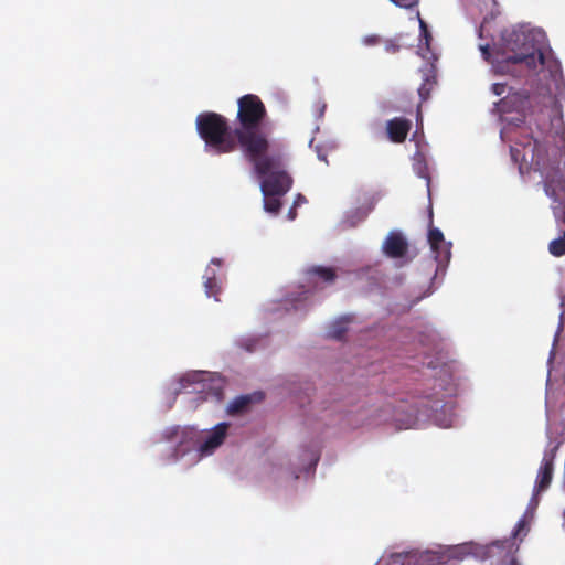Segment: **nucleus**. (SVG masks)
<instances>
[{
	"instance_id": "f257e3e1",
	"label": "nucleus",
	"mask_w": 565,
	"mask_h": 565,
	"mask_svg": "<svg viewBox=\"0 0 565 565\" xmlns=\"http://www.w3.org/2000/svg\"><path fill=\"white\" fill-rule=\"evenodd\" d=\"M482 57L491 64L499 76L524 78L535 73L545 63L541 45L531 31L512 28L501 33V43L491 50L489 44L480 45Z\"/></svg>"
},
{
	"instance_id": "f03ea898",
	"label": "nucleus",
	"mask_w": 565,
	"mask_h": 565,
	"mask_svg": "<svg viewBox=\"0 0 565 565\" xmlns=\"http://www.w3.org/2000/svg\"><path fill=\"white\" fill-rule=\"evenodd\" d=\"M512 158L521 160L520 169L537 171L544 178L545 194L553 201V216L558 225H565V175L559 170L550 172L547 148L539 137L529 135L511 147Z\"/></svg>"
},
{
	"instance_id": "7ed1b4c3",
	"label": "nucleus",
	"mask_w": 565,
	"mask_h": 565,
	"mask_svg": "<svg viewBox=\"0 0 565 565\" xmlns=\"http://www.w3.org/2000/svg\"><path fill=\"white\" fill-rule=\"evenodd\" d=\"M237 126L232 135L237 139L243 156H257L271 147L269 134L263 128L267 117L265 104L259 96L246 94L237 100Z\"/></svg>"
},
{
	"instance_id": "20e7f679",
	"label": "nucleus",
	"mask_w": 565,
	"mask_h": 565,
	"mask_svg": "<svg viewBox=\"0 0 565 565\" xmlns=\"http://www.w3.org/2000/svg\"><path fill=\"white\" fill-rule=\"evenodd\" d=\"M244 157L262 180L260 189L264 196H282L290 190L292 179L286 170L280 152L273 151L270 147L255 157L249 154Z\"/></svg>"
},
{
	"instance_id": "39448f33",
	"label": "nucleus",
	"mask_w": 565,
	"mask_h": 565,
	"mask_svg": "<svg viewBox=\"0 0 565 565\" xmlns=\"http://www.w3.org/2000/svg\"><path fill=\"white\" fill-rule=\"evenodd\" d=\"M196 129L199 136L204 140L205 147L214 153H230L239 149L237 139L233 137L227 119L213 111L198 115Z\"/></svg>"
},
{
	"instance_id": "423d86ee",
	"label": "nucleus",
	"mask_w": 565,
	"mask_h": 565,
	"mask_svg": "<svg viewBox=\"0 0 565 565\" xmlns=\"http://www.w3.org/2000/svg\"><path fill=\"white\" fill-rule=\"evenodd\" d=\"M473 542H467L438 550H412L413 565H446L452 559L461 561L470 556Z\"/></svg>"
},
{
	"instance_id": "0eeeda50",
	"label": "nucleus",
	"mask_w": 565,
	"mask_h": 565,
	"mask_svg": "<svg viewBox=\"0 0 565 565\" xmlns=\"http://www.w3.org/2000/svg\"><path fill=\"white\" fill-rule=\"evenodd\" d=\"M518 548L512 540L494 541L486 545L473 542L470 556L480 561L490 559L492 565H519L515 557Z\"/></svg>"
},
{
	"instance_id": "6e6552de",
	"label": "nucleus",
	"mask_w": 565,
	"mask_h": 565,
	"mask_svg": "<svg viewBox=\"0 0 565 565\" xmlns=\"http://www.w3.org/2000/svg\"><path fill=\"white\" fill-rule=\"evenodd\" d=\"M537 99V96L530 95L526 90L509 92L507 96L494 103V111L500 117L516 113V120L524 121L527 115L535 111Z\"/></svg>"
},
{
	"instance_id": "1a4fd4ad",
	"label": "nucleus",
	"mask_w": 565,
	"mask_h": 565,
	"mask_svg": "<svg viewBox=\"0 0 565 565\" xmlns=\"http://www.w3.org/2000/svg\"><path fill=\"white\" fill-rule=\"evenodd\" d=\"M557 449L558 446H554L553 448L545 450L543 455L534 486V491L536 493L545 491L552 482L554 460L556 457Z\"/></svg>"
},
{
	"instance_id": "9d476101",
	"label": "nucleus",
	"mask_w": 565,
	"mask_h": 565,
	"mask_svg": "<svg viewBox=\"0 0 565 565\" xmlns=\"http://www.w3.org/2000/svg\"><path fill=\"white\" fill-rule=\"evenodd\" d=\"M428 242L439 263L448 262L450 258V248L446 244L444 234L437 227L433 226V209H429V232Z\"/></svg>"
},
{
	"instance_id": "9b49d317",
	"label": "nucleus",
	"mask_w": 565,
	"mask_h": 565,
	"mask_svg": "<svg viewBox=\"0 0 565 565\" xmlns=\"http://www.w3.org/2000/svg\"><path fill=\"white\" fill-rule=\"evenodd\" d=\"M182 382H192L200 386V388H195V391L200 394H203L201 397L203 401H215L221 402L224 398L223 387L220 385H213L212 383H206L202 379V373L189 374L182 379Z\"/></svg>"
},
{
	"instance_id": "f8f14e48",
	"label": "nucleus",
	"mask_w": 565,
	"mask_h": 565,
	"mask_svg": "<svg viewBox=\"0 0 565 565\" xmlns=\"http://www.w3.org/2000/svg\"><path fill=\"white\" fill-rule=\"evenodd\" d=\"M383 253L390 258H403L408 253V242L401 232H390L382 245Z\"/></svg>"
},
{
	"instance_id": "ddd939ff",
	"label": "nucleus",
	"mask_w": 565,
	"mask_h": 565,
	"mask_svg": "<svg viewBox=\"0 0 565 565\" xmlns=\"http://www.w3.org/2000/svg\"><path fill=\"white\" fill-rule=\"evenodd\" d=\"M228 427V423L217 424L200 446L201 455H211L217 447H220L227 435Z\"/></svg>"
},
{
	"instance_id": "4468645a",
	"label": "nucleus",
	"mask_w": 565,
	"mask_h": 565,
	"mask_svg": "<svg viewBox=\"0 0 565 565\" xmlns=\"http://www.w3.org/2000/svg\"><path fill=\"white\" fill-rule=\"evenodd\" d=\"M412 127L411 120L402 117H395L387 121L386 130L391 141L401 143L405 141Z\"/></svg>"
},
{
	"instance_id": "2eb2a0df",
	"label": "nucleus",
	"mask_w": 565,
	"mask_h": 565,
	"mask_svg": "<svg viewBox=\"0 0 565 565\" xmlns=\"http://www.w3.org/2000/svg\"><path fill=\"white\" fill-rule=\"evenodd\" d=\"M423 83L418 87V95L422 102H425L429 98L430 93L435 85L437 84L436 73L433 66H427L426 68L420 71Z\"/></svg>"
},
{
	"instance_id": "dca6fc26",
	"label": "nucleus",
	"mask_w": 565,
	"mask_h": 565,
	"mask_svg": "<svg viewBox=\"0 0 565 565\" xmlns=\"http://www.w3.org/2000/svg\"><path fill=\"white\" fill-rule=\"evenodd\" d=\"M306 275L309 281L318 279L327 284L333 282L337 278L335 269L326 266H311L306 269Z\"/></svg>"
},
{
	"instance_id": "f3484780",
	"label": "nucleus",
	"mask_w": 565,
	"mask_h": 565,
	"mask_svg": "<svg viewBox=\"0 0 565 565\" xmlns=\"http://www.w3.org/2000/svg\"><path fill=\"white\" fill-rule=\"evenodd\" d=\"M252 403L249 395H242L233 399L227 406V413L230 415H238L244 413Z\"/></svg>"
},
{
	"instance_id": "a211bd4d",
	"label": "nucleus",
	"mask_w": 565,
	"mask_h": 565,
	"mask_svg": "<svg viewBox=\"0 0 565 565\" xmlns=\"http://www.w3.org/2000/svg\"><path fill=\"white\" fill-rule=\"evenodd\" d=\"M385 51L387 53L394 54L397 53L402 47L408 46L405 41L404 34H397L392 39H388L384 42Z\"/></svg>"
},
{
	"instance_id": "6ab92c4d",
	"label": "nucleus",
	"mask_w": 565,
	"mask_h": 565,
	"mask_svg": "<svg viewBox=\"0 0 565 565\" xmlns=\"http://www.w3.org/2000/svg\"><path fill=\"white\" fill-rule=\"evenodd\" d=\"M548 252L554 257L565 256V230L557 238L550 242Z\"/></svg>"
},
{
	"instance_id": "aec40b11",
	"label": "nucleus",
	"mask_w": 565,
	"mask_h": 565,
	"mask_svg": "<svg viewBox=\"0 0 565 565\" xmlns=\"http://www.w3.org/2000/svg\"><path fill=\"white\" fill-rule=\"evenodd\" d=\"M209 273H210V268L206 269V276H205L206 279L204 281L205 294L207 297L216 298V296L220 292V286L216 280L215 273L212 271L211 275Z\"/></svg>"
},
{
	"instance_id": "412c9836",
	"label": "nucleus",
	"mask_w": 565,
	"mask_h": 565,
	"mask_svg": "<svg viewBox=\"0 0 565 565\" xmlns=\"http://www.w3.org/2000/svg\"><path fill=\"white\" fill-rule=\"evenodd\" d=\"M385 565H413L411 551L392 554Z\"/></svg>"
},
{
	"instance_id": "4be33fe9",
	"label": "nucleus",
	"mask_w": 565,
	"mask_h": 565,
	"mask_svg": "<svg viewBox=\"0 0 565 565\" xmlns=\"http://www.w3.org/2000/svg\"><path fill=\"white\" fill-rule=\"evenodd\" d=\"M280 196H264V209L267 212L277 214L280 211Z\"/></svg>"
},
{
	"instance_id": "5701e85b",
	"label": "nucleus",
	"mask_w": 565,
	"mask_h": 565,
	"mask_svg": "<svg viewBox=\"0 0 565 565\" xmlns=\"http://www.w3.org/2000/svg\"><path fill=\"white\" fill-rule=\"evenodd\" d=\"M347 321H337L329 331V337L335 340H341L347 333Z\"/></svg>"
},
{
	"instance_id": "b1692460",
	"label": "nucleus",
	"mask_w": 565,
	"mask_h": 565,
	"mask_svg": "<svg viewBox=\"0 0 565 565\" xmlns=\"http://www.w3.org/2000/svg\"><path fill=\"white\" fill-rule=\"evenodd\" d=\"M394 4L401 8L411 9L417 6L418 0H391Z\"/></svg>"
},
{
	"instance_id": "393cba45",
	"label": "nucleus",
	"mask_w": 565,
	"mask_h": 565,
	"mask_svg": "<svg viewBox=\"0 0 565 565\" xmlns=\"http://www.w3.org/2000/svg\"><path fill=\"white\" fill-rule=\"evenodd\" d=\"M258 344V340L256 339H247L241 343V345L248 352H253L256 350Z\"/></svg>"
},
{
	"instance_id": "a878e982",
	"label": "nucleus",
	"mask_w": 565,
	"mask_h": 565,
	"mask_svg": "<svg viewBox=\"0 0 565 565\" xmlns=\"http://www.w3.org/2000/svg\"><path fill=\"white\" fill-rule=\"evenodd\" d=\"M491 90L494 95L501 96L507 90V84L505 83H494L491 87Z\"/></svg>"
},
{
	"instance_id": "bb28decb",
	"label": "nucleus",
	"mask_w": 565,
	"mask_h": 565,
	"mask_svg": "<svg viewBox=\"0 0 565 565\" xmlns=\"http://www.w3.org/2000/svg\"><path fill=\"white\" fill-rule=\"evenodd\" d=\"M363 43L365 45H376L381 43V38L379 35H367L363 39Z\"/></svg>"
},
{
	"instance_id": "cd10ccee",
	"label": "nucleus",
	"mask_w": 565,
	"mask_h": 565,
	"mask_svg": "<svg viewBox=\"0 0 565 565\" xmlns=\"http://www.w3.org/2000/svg\"><path fill=\"white\" fill-rule=\"evenodd\" d=\"M525 526V520L524 519H521L518 523H516V526H515V530L512 534V537H510L509 540H512L514 542V539L518 536V534L524 529Z\"/></svg>"
},
{
	"instance_id": "c85d7f7f",
	"label": "nucleus",
	"mask_w": 565,
	"mask_h": 565,
	"mask_svg": "<svg viewBox=\"0 0 565 565\" xmlns=\"http://www.w3.org/2000/svg\"><path fill=\"white\" fill-rule=\"evenodd\" d=\"M178 435H179V428H173V429H171V430H169V431H168V434H167V438H168V439H171V438H172V436H178Z\"/></svg>"
},
{
	"instance_id": "c756f323",
	"label": "nucleus",
	"mask_w": 565,
	"mask_h": 565,
	"mask_svg": "<svg viewBox=\"0 0 565 565\" xmlns=\"http://www.w3.org/2000/svg\"><path fill=\"white\" fill-rule=\"evenodd\" d=\"M419 24H420V30L423 33H427V25L426 23L423 21V20H419Z\"/></svg>"
},
{
	"instance_id": "7c9ffc66",
	"label": "nucleus",
	"mask_w": 565,
	"mask_h": 565,
	"mask_svg": "<svg viewBox=\"0 0 565 565\" xmlns=\"http://www.w3.org/2000/svg\"><path fill=\"white\" fill-rule=\"evenodd\" d=\"M414 423H415V419L409 418V419L407 420V423L404 425V428H411V427H412V425H413Z\"/></svg>"
},
{
	"instance_id": "2f4dec72",
	"label": "nucleus",
	"mask_w": 565,
	"mask_h": 565,
	"mask_svg": "<svg viewBox=\"0 0 565 565\" xmlns=\"http://www.w3.org/2000/svg\"><path fill=\"white\" fill-rule=\"evenodd\" d=\"M424 34V38H425V41H426V44L428 45L429 43V40L431 39V35L429 33V31L427 30V33H423Z\"/></svg>"
},
{
	"instance_id": "473e14b6",
	"label": "nucleus",
	"mask_w": 565,
	"mask_h": 565,
	"mask_svg": "<svg viewBox=\"0 0 565 565\" xmlns=\"http://www.w3.org/2000/svg\"><path fill=\"white\" fill-rule=\"evenodd\" d=\"M424 34V38H425V41H426V44L428 45L429 43V40L431 39V35L429 33V31L427 30V33H423Z\"/></svg>"
},
{
	"instance_id": "72a5a7b5",
	"label": "nucleus",
	"mask_w": 565,
	"mask_h": 565,
	"mask_svg": "<svg viewBox=\"0 0 565 565\" xmlns=\"http://www.w3.org/2000/svg\"><path fill=\"white\" fill-rule=\"evenodd\" d=\"M211 264L216 265V266H221L222 262H221V259H218V258H213V259L211 260Z\"/></svg>"
},
{
	"instance_id": "f704fd0d",
	"label": "nucleus",
	"mask_w": 565,
	"mask_h": 565,
	"mask_svg": "<svg viewBox=\"0 0 565 565\" xmlns=\"http://www.w3.org/2000/svg\"><path fill=\"white\" fill-rule=\"evenodd\" d=\"M289 215L291 220L295 217V213L292 212V210L289 212Z\"/></svg>"
}]
</instances>
